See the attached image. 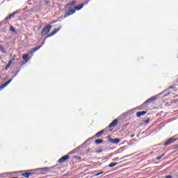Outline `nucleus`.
Segmentation results:
<instances>
[{
	"mask_svg": "<svg viewBox=\"0 0 178 178\" xmlns=\"http://www.w3.org/2000/svg\"><path fill=\"white\" fill-rule=\"evenodd\" d=\"M74 5H76V1H73L65 7V9H67V10H69V12L64 15V17L72 16V15L76 13V10L73 9V6H74Z\"/></svg>",
	"mask_w": 178,
	"mask_h": 178,
	"instance_id": "f257e3e1",
	"label": "nucleus"
},
{
	"mask_svg": "<svg viewBox=\"0 0 178 178\" xmlns=\"http://www.w3.org/2000/svg\"><path fill=\"white\" fill-rule=\"evenodd\" d=\"M51 29H52V26L51 25H47L45 28H44L42 30V35H47V34H48L49 33V31H51Z\"/></svg>",
	"mask_w": 178,
	"mask_h": 178,
	"instance_id": "f03ea898",
	"label": "nucleus"
},
{
	"mask_svg": "<svg viewBox=\"0 0 178 178\" xmlns=\"http://www.w3.org/2000/svg\"><path fill=\"white\" fill-rule=\"evenodd\" d=\"M108 143H111V144H119V143H120V139L119 138L112 139L111 138V137H108Z\"/></svg>",
	"mask_w": 178,
	"mask_h": 178,
	"instance_id": "7ed1b4c3",
	"label": "nucleus"
},
{
	"mask_svg": "<svg viewBox=\"0 0 178 178\" xmlns=\"http://www.w3.org/2000/svg\"><path fill=\"white\" fill-rule=\"evenodd\" d=\"M67 159H69V155H65V156L61 157L58 160V163H63L66 162V161H67Z\"/></svg>",
	"mask_w": 178,
	"mask_h": 178,
	"instance_id": "20e7f679",
	"label": "nucleus"
},
{
	"mask_svg": "<svg viewBox=\"0 0 178 178\" xmlns=\"http://www.w3.org/2000/svg\"><path fill=\"white\" fill-rule=\"evenodd\" d=\"M60 29L61 27L60 28H58V29H55L51 33H50L47 37L49 38V37H53V35H55V34H56V33H58V31H60Z\"/></svg>",
	"mask_w": 178,
	"mask_h": 178,
	"instance_id": "39448f33",
	"label": "nucleus"
},
{
	"mask_svg": "<svg viewBox=\"0 0 178 178\" xmlns=\"http://www.w3.org/2000/svg\"><path fill=\"white\" fill-rule=\"evenodd\" d=\"M118 119L114 120L108 126V127L111 129L112 127H115V126H116V124H118Z\"/></svg>",
	"mask_w": 178,
	"mask_h": 178,
	"instance_id": "423d86ee",
	"label": "nucleus"
},
{
	"mask_svg": "<svg viewBox=\"0 0 178 178\" xmlns=\"http://www.w3.org/2000/svg\"><path fill=\"white\" fill-rule=\"evenodd\" d=\"M175 141V139L172 138H169L164 144L163 145H169L170 144H172Z\"/></svg>",
	"mask_w": 178,
	"mask_h": 178,
	"instance_id": "0eeeda50",
	"label": "nucleus"
},
{
	"mask_svg": "<svg viewBox=\"0 0 178 178\" xmlns=\"http://www.w3.org/2000/svg\"><path fill=\"white\" fill-rule=\"evenodd\" d=\"M54 169V167H50V168H39L38 170H45L46 172H51Z\"/></svg>",
	"mask_w": 178,
	"mask_h": 178,
	"instance_id": "6e6552de",
	"label": "nucleus"
},
{
	"mask_svg": "<svg viewBox=\"0 0 178 178\" xmlns=\"http://www.w3.org/2000/svg\"><path fill=\"white\" fill-rule=\"evenodd\" d=\"M147 113V111H142L136 113L137 118H141V116H144Z\"/></svg>",
	"mask_w": 178,
	"mask_h": 178,
	"instance_id": "1a4fd4ad",
	"label": "nucleus"
},
{
	"mask_svg": "<svg viewBox=\"0 0 178 178\" xmlns=\"http://www.w3.org/2000/svg\"><path fill=\"white\" fill-rule=\"evenodd\" d=\"M156 99V97H153L150 98L149 99L147 100L145 102V104H149V103L152 102V101H155Z\"/></svg>",
	"mask_w": 178,
	"mask_h": 178,
	"instance_id": "9d476101",
	"label": "nucleus"
},
{
	"mask_svg": "<svg viewBox=\"0 0 178 178\" xmlns=\"http://www.w3.org/2000/svg\"><path fill=\"white\" fill-rule=\"evenodd\" d=\"M22 176H23L24 177H30V176H31V173L25 172V173L22 174Z\"/></svg>",
	"mask_w": 178,
	"mask_h": 178,
	"instance_id": "9b49d317",
	"label": "nucleus"
},
{
	"mask_svg": "<svg viewBox=\"0 0 178 178\" xmlns=\"http://www.w3.org/2000/svg\"><path fill=\"white\" fill-rule=\"evenodd\" d=\"M41 48V46L37 47L35 48H33L32 50H31V53L33 54V52H36V51H38Z\"/></svg>",
	"mask_w": 178,
	"mask_h": 178,
	"instance_id": "f8f14e48",
	"label": "nucleus"
},
{
	"mask_svg": "<svg viewBox=\"0 0 178 178\" xmlns=\"http://www.w3.org/2000/svg\"><path fill=\"white\" fill-rule=\"evenodd\" d=\"M104 134V130L100 131L99 132L95 134L96 137H101Z\"/></svg>",
	"mask_w": 178,
	"mask_h": 178,
	"instance_id": "ddd939ff",
	"label": "nucleus"
},
{
	"mask_svg": "<svg viewBox=\"0 0 178 178\" xmlns=\"http://www.w3.org/2000/svg\"><path fill=\"white\" fill-rule=\"evenodd\" d=\"M83 5L81 4V5H80V6H75V7H74V9H76V10H80L81 9H83Z\"/></svg>",
	"mask_w": 178,
	"mask_h": 178,
	"instance_id": "4468645a",
	"label": "nucleus"
},
{
	"mask_svg": "<svg viewBox=\"0 0 178 178\" xmlns=\"http://www.w3.org/2000/svg\"><path fill=\"white\" fill-rule=\"evenodd\" d=\"M13 62V60H10L8 62V65L6 66V69H8V67H10V65H12Z\"/></svg>",
	"mask_w": 178,
	"mask_h": 178,
	"instance_id": "2eb2a0df",
	"label": "nucleus"
},
{
	"mask_svg": "<svg viewBox=\"0 0 178 178\" xmlns=\"http://www.w3.org/2000/svg\"><path fill=\"white\" fill-rule=\"evenodd\" d=\"M118 163H112L111 164H109V168H115V166H116Z\"/></svg>",
	"mask_w": 178,
	"mask_h": 178,
	"instance_id": "dca6fc26",
	"label": "nucleus"
},
{
	"mask_svg": "<svg viewBox=\"0 0 178 178\" xmlns=\"http://www.w3.org/2000/svg\"><path fill=\"white\" fill-rule=\"evenodd\" d=\"M10 81H12V79L9 80L8 82H6V83L3 84V88H5V87H6L9 83H10Z\"/></svg>",
	"mask_w": 178,
	"mask_h": 178,
	"instance_id": "f3484780",
	"label": "nucleus"
},
{
	"mask_svg": "<svg viewBox=\"0 0 178 178\" xmlns=\"http://www.w3.org/2000/svg\"><path fill=\"white\" fill-rule=\"evenodd\" d=\"M28 58H29V54H24L22 56V59H24V60H27Z\"/></svg>",
	"mask_w": 178,
	"mask_h": 178,
	"instance_id": "a211bd4d",
	"label": "nucleus"
},
{
	"mask_svg": "<svg viewBox=\"0 0 178 178\" xmlns=\"http://www.w3.org/2000/svg\"><path fill=\"white\" fill-rule=\"evenodd\" d=\"M104 140L102 139H99V140H96L95 143L96 144H101L102 143H103Z\"/></svg>",
	"mask_w": 178,
	"mask_h": 178,
	"instance_id": "6ab92c4d",
	"label": "nucleus"
},
{
	"mask_svg": "<svg viewBox=\"0 0 178 178\" xmlns=\"http://www.w3.org/2000/svg\"><path fill=\"white\" fill-rule=\"evenodd\" d=\"M165 156V154H162L161 156H159L156 158L157 160H160V159H162V158Z\"/></svg>",
	"mask_w": 178,
	"mask_h": 178,
	"instance_id": "aec40b11",
	"label": "nucleus"
},
{
	"mask_svg": "<svg viewBox=\"0 0 178 178\" xmlns=\"http://www.w3.org/2000/svg\"><path fill=\"white\" fill-rule=\"evenodd\" d=\"M10 31H12L13 33H15V28H13V26H10Z\"/></svg>",
	"mask_w": 178,
	"mask_h": 178,
	"instance_id": "412c9836",
	"label": "nucleus"
},
{
	"mask_svg": "<svg viewBox=\"0 0 178 178\" xmlns=\"http://www.w3.org/2000/svg\"><path fill=\"white\" fill-rule=\"evenodd\" d=\"M102 173H104V172H98L96 175H95V176H101V175H102Z\"/></svg>",
	"mask_w": 178,
	"mask_h": 178,
	"instance_id": "4be33fe9",
	"label": "nucleus"
},
{
	"mask_svg": "<svg viewBox=\"0 0 178 178\" xmlns=\"http://www.w3.org/2000/svg\"><path fill=\"white\" fill-rule=\"evenodd\" d=\"M165 178H172V176L168 175L167 177H165Z\"/></svg>",
	"mask_w": 178,
	"mask_h": 178,
	"instance_id": "5701e85b",
	"label": "nucleus"
},
{
	"mask_svg": "<svg viewBox=\"0 0 178 178\" xmlns=\"http://www.w3.org/2000/svg\"><path fill=\"white\" fill-rule=\"evenodd\" d=\"M8 19H10V17H9V16L6 17V20H8Z\"/></svg>",
	"mask_w": 178,
	"mask_h": 178,
	"instance_id": "b1692460",
	"label": "nucleus"
},
{
	"mask_svg": "<svg viewBox=\"0 0 178 178\" xmlns=\"http://www.w3.org/2000/svg\"><path fill=\"white\" fill-rule=\"evenodd\" d=\"M13 17V14H10V15H9V17Z\"/></svg>",
	"mask_w": 178,
	"mask_h": 178,
	"instance_id": "393cba45",
	"label": "nucleus"
},
{
	"mask_svg": "<svg viewBox=\"0 0 178 178\" xmlns=\"http://www.w3.org/2000/svg\"><path fill=\"white\" fill-rule=\"evenodd\" d=\"M12 15H13V16H15V15H16V12H14Z\"/></svg>",
	"mask_w": 178,
	"mask_h": 178,
	"instance_id": "a878e982",
	"label": "nucleus"
},
{
	"mask_svg": "<svg viewBox=\"0 0 178 178\" xmlns=\"http://www.w3.org/2000/svg\"><path fill=\"white\" fill-rule=\"evenodd\" d=\"M133 137H134V135H131V138H133Z\"/></svg>",
	"mask_w": 178,
	"mask_h": 178,
	"instance_id": "bb28decb",
	"label": "nucleus"
}]
</instances>
